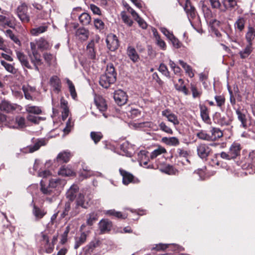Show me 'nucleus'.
I'll return each mask as SVG.
<instances>
[{"label": "nucleus", "mask_w": 255, "mask_h": 255, "mask_svg": "<svg viewBox=\"0 0 255 255\" xmlns=\"http://www.w3.org/2000/svg\"><path fill=\"white\" fill-rule=\"evenodd\" d=\"M202 11L206 19H210L212 17L213 14L210 8L205 4L202 5Z\"/></svg>", "instance_id": "obj_42"}, {"label": "nucleus", "mask_w": 255, "mask_h": 255, "mask_svg": "<svg viewBox=\"0 0 255 255\" xmlns=\"http://www.w3.org/2000/svg\"><path fill=\"white\" fill-rule=\"evenodd\" d=\"M58 173L63 176H69L72 175L74 172L70 168L63 166L60 168Z\"/></svg>", "instance_id": "obj_32"}, {"label": "nucleus", "mask_w": 255, "mask_h": 255, "mask_svg": "<svg viewBox=\"0 0 255 255\" xmlns=\"http://www.w3.org/2000/svg\"><path fill=\"white\" fill-rule=\"evenodd\" d=\"M253 49L252 45L247 44L246 47L239 52L241 58L245 59L248 57L253 51Z\"/></svg>", "instance_id": "obj_28"}, {"label": "nucleus", "mask_w": 255, "mask_h": 255, "mask_svg": "<svg viewBox=\"0 0 255 255\" xmlns=\"http://www.w3.org/2000/svg\"><path fill=\"white\" fill-rule=\"evenodd\" d=\"M100 37L98 35H96L95 37L91 40L87 46V48H91L95 49L96 45L99 43Z\"/></svg>", "instance_id": "obj_55"}, {"label": "nucleus", "mask_w": 255, "mask_h": 255, "mask_svg": "<svg viewBox=\"0 0 255 255\" xmlns=\"http://www.w3.org/2000/svg\"><path fill=\"white\" fill-rule=\"evenodd\" d=\"M162 140L166 142V143L169 145L176 146L179 144L178 139L175 137H171L169 138L163 137L162 138Z\"/></svg>", "instance_id": "obj_39"}, {"label": "nucleus", "mask_w": 255, "mask_h": 255, "mask_svg": "<svg viewBox=\"0 0 255 255\" xmlns=\"http://www.w3.org/2000/svg\"><path fill=\"white\" fill-rule=\"evenodd\" d=\"M71 202L70 201H69L67 202H66L65 204V207L64 211L63 213L61 214V216L64 218L66 216L70 215V210L71 209Z\"/></svg>", "instance_id": "obj_54"}, {"label": "nucleus", "mask_w": 255, "mask_h": 255, "mask_svg": "<svg viewBox=\"0 0 255 255\" xmlns=\"http://www.w3.org/2000/svg\"><path fill=\"white\" fill-rule=\"evenodd\" d=\"M158 70L165 76L169 77V72L168 71V69L165 64L163 63L160 64Z\"/></svg>", "instance_id": "obj_57"}, {"label": "nucleus", "mask_w": 255, "mask_h": 255, "mask_svg": "<svg viewBox=\"0 0 255 255\" xmlns=\"http://www.w3.org/2000/svg\"><path fill=\"white\" fill-rule=\"evenodd\" d=\"M5 35L9 37L14 43L18 45L20 44V42L18 38L12 33L10 29H7L5 31Z\"/></svg>", "instance_id": "obj_45"}, {"label": "nucleus", "mask_w": 255, "mask_h": 255, "mask_svg": "<svg viewBox=\"0 0 255 255\" xmlns=\"http://www.w3.org/2000/svg\"><path fill=\"white\" fill-rule=\"evenodd\" d=\"M162 115L167 119V120L173 123L175 126L178 125L179 122L176 116L170 112L169 110H165L162 112Z\"/></svg>", "instance_id": "obj_10"}, {"label": "nucleus", "mask_w": 255, "mask_h": 255, "mask_svg": "<svg viewBox=\"0 0 255 255\" xmlns=\"http://www.w3.org/2000/svg\"><path fill=\"white\" fill-rule=\"evenodd\" d=\"M169 40L171 42L173 46L176 48H179L182 45V43L174 35L171 36Z\"/></svg>", "instance_id": "obj_56"}, {"label": "nucleus", "mask_w": 255, "mask_h": 255, "mask_svg": "<svg viewBox=\"0 0 255 255\" xmlns=\"http://www.w3.org/2000/svg\"><path fill=\"white\" fill-rule=\"evenodd\" d=\"M33 213L37 220L41 219L46 214V212L43 210L35 206L33 207Z\"/></svg>", "instance_id": "obj_34"}, {"label": "nucleus", "mask_w": 255, "mask_h": 255, "mask_svg": "<svg viewBox=\"0 0 255 255\" xmlns=\"http://www.w3.org/2000/svg\"><path fill=\"white\" fill-rule=\"evenodd\" d=\"M15 124L10 125V128L17 129H21L27 127L26 120L24 117L18 116L14 118Z\"/></svg>", "instance_id": "obj_6"}, {"label": "nucleus", "mask_w": 255, "mask_h": 255, "mask_svg": "<svg viewBox=\"0 0 255 255\" xmlns=\"http://www.w3.org/2000/svg\"><path fill=\"white\" fill-rule=\"evenodd\" d=\"M87 51L89 57L91 59H95L96 57V52L95 49L91 48H87Z\"/></svg>", "instance_id": "obj_63"}, {"label": "nucleus", "mask_w": 255, "mask_h": 255, "mask_svg": "<svg viewBox=\"0 0 255 255\" xmlns=\"http://www.w3.org/2000/svg\"><path fill=\"white\" fill-rule=\"evenodd\" d=\"M98 214L97 213L93 212L89 214V218L87 220V223L89 226H92L94 223L98 220Z\"/></svg>", "instance_id": "obj_44"}, {"label": "nucleus", "mask_w": 255, "mask_h": 255, "mask_svg": "<svg viewBox=\"0 0 255 255\" xmlns=\"http://www.w3.org/2000/svg\"><path fill=\"white\" fill-rule=\"evenodd\" d=\"M245 20L244 18H239L235 24L236 28H238L239 30L242 31L245 27Z\"/></svg>", "instance_id": "obj_50"}, {"label": "nucleus", "mask_w": 255, "mask_h": 255, "mask_svg": "<svg viewBox=\"0 0 255 255\" xmlns=\"http://www.w3.org/2000/svg\"><path fill=\"white\" fill-rule=\"evenodd\" d=\"M87 235L85 233L82 232L79 237L75 238L74 249H77L80 246L83 245L86 241Z\"/></svg>", "instance_id": "obj_27"}, {"label": "nucleus", "mask_w": 255, "mask_h": 255, "mask_svg": "<svg viewBox=\"0 0 255 255\" xmlns=\"http://www.w3.org/2000/svg\"><path fill=\"white\" fill-rule=\"evenodd\" d=\"M255 37V29L252 27H249L248 30L246 35V39L248 44L253 45V41Z\"/></svg>", "instance_id": "obj_24"}, {"label": "nucleus", "mask_w": 255, "mask_h": 255, "mask_svg": "<svg viewBox=\"0 0 255 255\" xmlns=\"http://www.w3.org/2000/svg\"><path fill=\"white\" fill-rule=\"evenodd\" d=\"M103 136V134L101 132L92 131L90 133V137L95 144L99 142Z\"/></svg>", "instance_id": "obj_37"}, {"label": "nucleus", "mask_w": 255, "mask_h": 255, "mask_svg": "<svg viewBox=\"0 0 255 255\" xmlns=\"http://www.w3.org/2000/svg\"><path fill=\"white\" fill-rule=\"evenodd\" d=\"M223 158V152L220 153H217L215 155V156L212 159V162L213 164L218 166L222 165V159Z\"/></svg>", "instance_id": "obj_43"}, {"label": "nucleus", "mask_w": 255, "mask_h": 255, "mask_svg": "<svg viewBox=\"0 0 255 255\" xmlns=\"http://www.w3.org/2000/svg\"><path fill=\"white\" fill-rule=\"evenodd\" d=\"M43 57L45 62L50 64L53 56L50 53L45 52L43 54Z\"/></svg>", "instance_id": "obj_62"}, {"label": "nucleus", "mask_w": 255, "mask_h": 255, "mask_svg": "<svg viewBox=\"0 0 255 255\" xmlns=\"http://www.w3.org/2000/svg\"><path fill=\"white\" fill-rule=\"evenodd\" d=\"M80 23L84 25H88L91 22V16L86 12H83L79 16Z\"/></svg>", "instance_id": "obj_31"}, {"label": "nucleus", "mask_w": 255, "mask_h": 255, "mask_svg": "<svg viewBox=\"0 0 255 255\" xmlns=\"http://www.w3.org/2000/svg\"><path fill=\"white\" fill-rule=\"evenodd\" d=\"M50 84L55 91L58 93L60 91L61 82L60 79L56 76H53L50 79Z\"/></svg>", "instance_id": "obj_20"}, {"label": "nucleus", "mask_w": 255, "mask_h": 255, "mask_svg": "<svg viewBox=\"0 0 255 255\" xmlns=\"http://www.w3.org/2000/svg\"><path fill=\"white\" fill-rule=\"evenodd\" d=\"M127 53L129 59L133 62H137L139 59V56L137 54L135 49L131 46H128L127 48Z\"/></svg>", "instance_id": "obj_11"}, {"label": "nucleus", "mask_w": 255, "mask_h": 255, "mask_svg": "<svg viewBox=\"0 0 255 255\" xmlns=\"http://www.w3.org/2000/svg\"><path fill=\"white\" fill-rule=\"evenodd\" d=\"M79 188L78 185L73 184L68 190L66 193V198L71 202H73L79 191Z\"/></svg>", "instance_id": "obj_8"}, {"label": "nucleus", "mask_w": 255, "mask_h": 255, "mask_svg": "<svg viewBox=\"0 0 255 255\" xmlns=\"http://www.w3.org/2000/svg\"><path fill=\"white\" fill-rule=\"evenodd\" d=\"M97 108L101 112L105 111L107 109V105L105 100L102 97H99L95 100Z\"/></svg>", "instance_id": "obj_22"}, {"label": "nucleus", "mask_w": 255, "mask_h": 255, "mask_svg": "<svg viewBox=\"0 0 255 255\" xmlns=\"http://www.w3.org/2000/svg\"><path fill=\"white\" fill-rule=\"evenodd\" d=\"M171 247H172L174 250H176L177 249L178 246L176 244H159L155 245V247L152 248V250H156L157 251H163L165 249Z\"/></svg>", "instance_id": "obj_29"}, {"label": "nucleus", "mask_w": 255, "mask_h": 255, "mask_svg": "<svg viewBox=\"0 0 255 255\" xmlns=\"http://www.w3.org/2000/svg\"><path fill=\"white\" fill-rule=\"evenodd\" d=\"M36 44L38 49L40 51L47 50L51 48L48 42L43 38L36 40Z\"/></svg>", "instance_id": "obj_17"}, {"label": "nucleus", "mask_w": 255, "mask_h": 255, "mask_svg": "<svg viewBox=\"0 0 255 255\" xmlns=\"http://www.w3.org/2000/svg\"><path fill=\"white\" fill-rule=\"evenodd\" d=\"M156 44L160 47L162 50H164L166 49V45L165 42L162 40L160 37H157Z\"/></svg>", "instance_id": "obj_64"}, {"label": "nucleus", "mask_w": 255, "mask_h": 255, "mask_svg": "<svg viewBox=\"0 0 255 255\" xmlns=\"http://www.w3.org/2000/svg\"><path fill=\"white\" fill-rule=\"evenodd\" d=\"M60 106L63 109L62 112V118L63 121H65L68 116L69 110L68 107V102L64 99L63 98L61 99Z\"/></svg>", "instance_id": "obj_19"}, {"label": "nucleus", "mask_w": 255, "mask_h": 255, "mask_svg": "<svg viewBox=\"0 0 255 255\" xmlns=\"http://www.w3.org/2000/svg\"><path fill=\"white\" fill-rule=\"evenodd\" d=\"M212 24V27L214 28L213 31H214L215 34L217 37H221L222 36L221 33L218 31V30L216 29V27H215L216 26L219 25V24H220V22L217 20H214V21H213Z\"/></svg>", "instance_id": "obj_58"}, {"label": "nucleus", "mask_w": 255, "mask_h": 255, "mask_svg": "<svg viewBox=\"0 0 255 255\" xmlns=\"http://www.w3.org/2000/svg\"><path fill=\"white\" fill-rule=\"evenodd\" d=\"M27 120L34 124H38L41 121L45 120V118L38 117L35 115L28 114L26 117Z\"/></svg>", "instance_id": "obj_33"}, {"label": "nucleus", "mask_w": 255, "mask_h": 255, "mask_svg": "<svg viewBox=\"0 0 255 255\" xmlns=\"http://www.w3.org/2000/svg\"><path fill=\"white\" fill-rule=\"evenodd\" d=\"M201 117L204 122L209 123L210 120L207 107L204 105H199Z\"/></svg>", "instance_id": "obj_18"}, {"label": "nucleus", "mask_w": 255, "mask_h": 255, "mask_svg": "<svg viewBox=\"0 0 255 255\" xmlns=\"http://www.w3.org/2000/svg\"><path fill=\"white\" fill-rule=\"evenodd\" d=\"M197 136L202 140L207 141H212L213 138L211 137V135L207 134L205 131L201 130L196 134Z\"/></svg>", "instance_id": "obj_40"}, {"label": "nucleus", "mask_w": 255, "mask_h": 255, "mask_svg": "<svg viewBox=\"0 0 255 255\" xmlns=\"http://www.w3.org/2000/svg\"><path fill=\"white\" fill-rule=\"evenodd\" d=\"M71 157V154L69 151H63L58 154L54 161L60 163H67L69 161Z\"/></svg>", "instance_id": "obj_9"}, {"label": "nucleus", "mask_w": 255, "mask_h": 255, "mask_svg": "<svg viewBox=\"0 0 255 255\" xmlns=\"http://www.w3.org/2000/svg\"><path fill=\"white\" fill-rule=\"evenodd\" d=\"M45 145V141L44 139H38L36 143L33 146H29L23 151L25 153H32L38 150L40 146Z\"/></svg>", "instance_id": "obj_13"}, {"label": "nucleus", "mask_w": 255, "mask_h": 255, "mask_svg": "<svg viewBox=\"0 0 255 255\" xmlns=\"http://www.w3.org/2000/svg\"><path fill=\"white\" fill-rule=\"evenodd\" d=\"M83 171L80 172V176L85 178H87L93 175L92 171L89 169L87 166L83 167Z\"/></svg>", "instance_id": "obj_51"}, {"label": "nucleus", "mask_w": 255, "mask_h": 255, "mask_svg": "<svg viewBox=\"0 0 255 255\" xmlns=\"http://www.w3.org/2000/svg\"><path fill=\"white\" fill-rule=\"evenodd\" d=\"M76 35L79 39L86 40L89 36V31L84 28H80L76 32Z\"/></svg>", "instance_id": "obj_25"}, {"label": "nucleus", "mask_w": 255, "mask_h": 255, "mask_svg": "<svg viewBox=\"0 0 255 255\" xmlns=\"http://www.w3.org/2000/svg\"><path fill=\"white\" fill-rule=\"evenodd\" d=\"M166 149L162 147H159L157 149H155L150 155L151 159H154L156 157L159 155H160L162 153L166 152Z\"/></svg>", "instance_id": "obj_48"}, {"label": "nucleus", "mask_w": 255, "mask_h": 255, "mask_svg": "<svg viewBox=\"0 0 255 255\" xmlns=\"http://www.w3.org/2000/svg\"><path fill=\"white\" fill-rule=\"evenodd\" d=\"M67 83L69 87V91L70 92V94L73 98V99H75L77 97V94L76 92V90L75 89L74 85L72 83V82L68 79H67Z\"/></svg>", "instance_id": "obj_47"}, {"label": "nucleus", "mask_w": 255, "mask_h": 255, "mask_svg": "<svg viewBox=\"0 0 255 255\" xmlns=\"http://www.w3.org/2000/svg\"><path fill=\"white\" fill-rule=\"evenodd\" d=\"M47 26H40L38 27L33 28L31 30V33L33 35H37L46 31Z\"/></svg>", "instance_id": "obj_46"}, {"label": "nucleus", "mask_w": 255, "mask_h": 255, "mask_svg": "<svg viewBox=\"0 0 255 255\" xmlns=\"http://www.w3.org/2000/svg\"><path fill=\"white\" fill-rule=\"evenodd\" d=\"M237 114L238 115V119L242 123V125L244 128H247V119L246 115L243 114L240 110H237L236 111Z\"/></svg>", "instance_id": "obj_41"}, {"label": "nucleus", "mask_w": 255, "mask_h": 255, "mask_svg": "<svg viewBox=\"0 0 255 255\" xmlns=\"http://www.w3.org/2000/svg\"><path fill=\"white\" fill-rule=\"evenodd\" d=\"M40 191L43 194L47 195H51L53 193V190L49 186V183L47 185L45 184L43 180L40 182Z\"/></svg>", "instance_id": "obj_26"}, {"label": "nucleus", "mask_w": 255, "mask_h": 255, "mask_svg": "<svg viewBox=\"0 0 255 255\" xmlns=\"http://www.w3.org/2000/svg\"><path fill=\"white\" fill-rule=\"evenodd\" d=\"M76 204L83 208H87L88 202L86 203L84 199V196L82 193H79L76 200Z\"/></svg>", "instance_id": "obj_35"}, {"label": "nucleus", "mask_w": 255, "mask_h": 255, "mask_svg": "<svg viewBox=\"0 0 255 255\" xmlns=\"http://www.w3.org/2000/svg\"><path fill=\"white\" fill-rule=\"evenodd\" d=\"M184 8L189 18L190 17L191 18H194L195 17L196 9L188 0H187L186 1L185 5Z\"/></svg>", "instance_id": "obj_15"}, {"label": "nucleus", "mask_w": 255, "mask_h": 255, "mask_svg": "<svg viewBox=\"0 0 255 255\" xmlns=\"http://www.w3.org/2000/svg\"><path fill=\"white\" fill-rule=\"evenodd\" d=\"M159 127L160 129L162 131L170 134H172L173 133V131L171 129V128L168 127L165 124V123L161 122V123L159 124Z\"/></svg>", "instance_id": "obj_52"}, {"label": "nucleus", "mask_w": 255, "mask_h": 255, "mask_svg": "<svg viewBox=\"0 0 255 255\" xmlns=\"http://www.w3.org/2000/svg\"><path fill=\"white\" fill-rule=\"evenodd\" d=\"M241 149L240 144L234 142L231 146L228 153L226 154L224 153V158L228 159L235 158L240 154Z\"/></svg>", "instance_id": "obj_4"}, {"label": "nucleus", "mask_w": 255, "mask_h": 255, "mask_svg": "<svg viewBox=\"0 0 255 255\" xmlns=\"http://www.w3.org/2000/svg\"><path fill=\"white\" fill-rule=\"evenodd\" d=\"M197 150L198 155L201 158H205L209 155L211 149L206 144H200L198 146Z\"/></svg>", "instance_id": "obj_7"}, {"label": "nucleus", "mask_w": 255, "mask_h": 255, "mask_svg": "<svg viewBox=\"0 0 255 255\" xmlns=\"http://www.w3.org/2000/svg\"><path fill=\"white\" fill-rule=\"evenodd\" d=\"M114 99L116 103L121 106L127 103L128 96L125 92L121 90H119L115 92Z\"/></svg>", "instance_id": "obj_5"}, {"label": "nucleus", "mask_w": 255, "mask_h": 255, "mask_svg": "<svg viewBox=\"0 0 255 255\" xmlns=\"http://www.w3.org/2000/svg\"><path fill=\"white\" fill-rule=\"evenodd\" d=\"M122 18L123 21L128 26L132 25L133 21L130 18L129 16L126 14L125 11H123L121 13Z\"/></svg>", "instance_id": "obj_53"}, {"label": "nucleus", "mask_w": 255, "mask_h": 255, "mask_svg": "<svg viewBox=\"0 0 255 255\" xmlns=\"http://www.w3.org/2000/svg\"><path fill=\"white\" fill-rule=\"evenodd\" d=\"M99 225L101 232L102 233H105L111 230L112 223L108 220H102L100 222Z\"/></svg>", "instance_id": "obj_12"}, {"label": "nucleus", "mask_w": 255, "mask_h": 255, "mask_svg": "<svg viewBox=\"0 0 255 255\" xmlns=\"http://www.w3.org/2000/svg\"><path fill=\"white\" fill-rule=\"evenodd\" d=\"M117 79V73L113 64H109L105 74L100 78L99 84L104 88H108L112 84L115 83Z\"/></svg>", "instance_id": "obj_1"}, {"label": "nucleus", "mask_w": 255, "mask_h": 255, "mask_svg": "<svg viewBox=\"0 0 255 255\" xmlns=\"http://www.w3.org/2000/svg\"><path fill=\"white\" fill-rule=\"evenodd\" d=\"M27 6L25 3L21 4L17 8V15L23 23H27L30 20V16L27 13Z\"/></svg>", "instance_id": "obj_2"}, {"label": "nucleus", "mask_w": 255, "mask_h": 255, "mask_svg": "<svg viewBox=\"0 0 255 255\" xmlns=\"http://www.w3.org/2000/svg\"><path fill=\"white\" fill-rule=\"evenodd\" d=\"M48 183L54 191L56 188L59 189L61 188L64 184V181L58 178H55L50 180Z\"/></svg>", "instance_id": "obj_23"}, {"label": "nucleus", "mask_w": 255, "mask_h": 255, "mask_svg": "<svg viewBox=\"0 0 255 255\" xmlns=\"http://www.w3.org/2000/svg\"><path fill=\"white\" fill-rule=\"evenodd\" d=\"M94 25L97 29L102 30L104 28V23L100 19H95L94 20Z\"/></svg>", "instance_id": "obj_59"}, {"label": "nucleus", "mask_w": 255, "mask_h": 255, "mask_svg": "<svg viewBox=\"0 0 255 255\" xmlns=\"http://www.w3.org/2000/svg\"><path fill=\"white\" fill-rule=\"evenodd\" d=\"M211 133V137L213 138V140H215L223 135V132L218 128H213Z\"/></svg>", "instance_id": "obj_38"}, {"label": "nucleus", "mask_w": 255, "mask_h": 255, "mask_svg": "<svg viewBox=\"0 0 255 255\" xmlns=\"http://www.w3.org/2000/svg\"><path fill=\"white\" fill-rule=\"evenodd\" d=\"M25 110L28 114L38 115L42 113L39 107L27 105L25 106Z\"/></svg>", "instance_id": "obj_21"}, {"label": "nucleus", "mask_w": 255, "mask_h": 255, "mask_svg": "<svg viewBox=\"0 0 255 255\" xmlns=\"http://www.w3.org/2000/svg\"><path fill=\"white\" fill-rule=\"evenodd\" d=\"M13 109L11 105L6 101H2L0 103V110L6 112H10Z\"/></svg>", "instance_id": "obj_36"}, {"label": "nucleus", "mask_w": 255, "mask_h": 255, "mask_svg": "<svg viewBox=\"0 0 255 255\" xmlns=\"http://www.w3.org/2000/svg\"><path fill=\"white\" fill-rule=\"evenodd\" d=\"M107 214L114 216L118 218H123L122 214L120 212H117L114 210H108Z\"/></svg>", "instance_id": "obj_61"}, {"label": "nucleus", "mask_w": 255, "mask_h": 255, "mask_svg": "<svg viewBox=\"0 0 255 255\" xmlns=\"http://www.w3.org/2000/svg\"><path fill=\"white\" fill-rule=\"evenodd\" d=\"M119 171L121 175L123 176V183L124 184L127 185L132 181L133 176L131 173L122 169H120Z\"/></svg>", "instance_id": "obj_14"}, {"label": "nucleus", "mask_w": 255, "mask_h": 255, "mask_svg": "<svg viewBox=\"0 0 255 255\" xmlns=\"http://www.w3.org/2000/svg\"><path fill=\"white\" fill-rule=\"evenodd\" d=\"M28 56L31 62L33 64H42V60L40 58V54L38 53H29Z\"/></svg>", "instance_id": "obj_30"}, {"label": "nucleus", "mask_w": 255, "mask_h": 255, "mask_svg": "<svg viewBox=\"0 0 255 255\" xmlns=\"http://www.w3.org/2000/svg\"><path fill=\"white\" fill-rule=\"evenodd\" d=\"M106 42L108 48L111 51H115L119 46V40L115 34H108Z\"/></svg>", "instance_id": "obj_3"}, {"label": "nucleus", "mask_w": 255, "mask_h": 255, "mask_svg": "<svg viewBox=\"0 0 255 255\" xmlns=\"http://www.w3.org/2000/svg\"><path fill=\"white\" fill-rule=\"evenodd\" d=\"M16 56L23 66H24L29 69H32V67L30 65L26 55H25L23 53L20 51H17Z\"/></svg>", "instance_id": "obj_16"}, {"label": "nucleus", "mask_w": 255, "mask_h": 255, "mask_svg": "<svg viewBox=\"0 0 255 255\" xmlns=\"http://www.w3.org/2000/svg\"><path fill=\"white\" fill-rule=\"evenodd\" d=\"M0 63L7 71L12 74L15 73V69L11 64H8L2 60H0Z\"/></svg>", "instance_id": "obj_49"}, {"label": "nucleus", "mask_w": 255, "mask_h": 255, "mask_svg": "<svg viewBox=\"0 0 255 255\" xmlns=\"http://www.w3.org/2000/svg\"><path fill=\"white\" fill-rule=\"evenodd\" d=\"M80 207H81L80 205L76 204L75 207L73 208L71 212H70V216L72 217L78 215L80 212Z\"/></svg>", "instance_id": "obj_60"}]
</instances>
